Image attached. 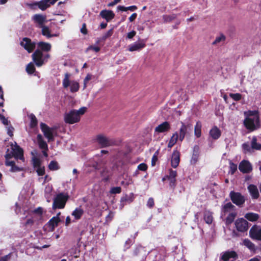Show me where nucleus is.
Instances as JSON below:
<instances>
[{"instance_id": "1", "label": "nucleus", "mask_w": 261, "mask_h": 261, "mask_svg": "<svg viewBox=\"0 0 261 261\" xmlns=\"http://www.w3.org/2000/svg\"><path fill=\"white\" fill-rule=\"evenodd\" d=\"M87 108L83 107L79 110H71L68 113L65 114L64 120L65 123L72 124L79 122L81 119V115H83L86 112Z\"/></svg>"}, {"instance_id": "2", "label": "nucleus", "mask_w": 261, "mask_h": 261, "mask_svg": "<svg viewBox=\"0 0 261 261\" xmlns=\"http://www.w3.org/2000/svg\"><path fill=\"white\" fill-rule=\"evenodd\" d=\"M69 196L67 193H60L58 194L54 199L52 208L56 209H62L65 206Z\"/></svg>"}, {"instance_id": "3", "label": "nucleus", "mask_w": 261, "mask_h": 261, "mask_svg": "<svg viewBox=\"0 0 261 261\" xmlns=\"http://www.w3.org/2000/svg\"><path fill=\"white\" fill-rule=\"evenodd\" d=\"M229 196L232 203L240 207L243 206L246 201L244 196L240 192L231 191Z\"/></svg>"}, {"instance_id": "4", "label": "nucleus", "mask_w": 261, "mask_h": 261, "mask_svg": "<svg viewBox=\"0 0 261 261\" xmlns=\"http://www.w3.org/2000/svg\"><path fill=\"white\" fill-rule=\"evenodd\" d=\"M244 123L247 129L253 131L260 126L259 116L253 118L247 117L244 120Z\"/></svg>"}, {"instance_id": "5", "label": "nucleus", "mask_w": 261, "mask_h": 261, "mask_svg": "<svg viewBox=\"0 0 261 261\" xmlns=\"http://www.w3.org/2000/svg\"><path fill=\"white\" fill-rule=\"evenodd\" d=\"M147 255L146 250L141 245L136 246L134 249L132 253L133 257L140 261H144L146 258Z\"/></svg>"}, {"instance_id": "6", "label": "nucleus", "mask_w": 261, "mask_h": 261, "mask_svg": "<svg viewBox=\"0 0 261 261\" xmlns=\"http://www.w3.org/2000/svg\"><path fill=\"white\" fill-rule=\"evenodd\" d=\"M96 140L101 148L107 147L116 144V141L113 139H110L103 135L96 136Z\"/></svg>"}, {"instance_id": "7", "label": "nucleus", "mask_w": 261, "mask_h": 261, "mask_svg": "<svg viewBox=\"0 0 261 261\" xmlns=\"http://www.w3.org/2000/svg\"><path fill=\"white\" fill-rule=\"evenodd\" d=\"M177 175L176 171L173 170L172 169L169 170V174L165 175L162 178V181H164L166 180L169 181V187L171 189L174 190L176 186V177Z\"/></svg>"}, {"instance_id": "8", "label": "nucleus", "mask_w": 261, "mask_h": 261, "mask_svg": "<svg viewBox=\"0 0 261 261\" xmlns=\"http://www.w3.org/2000/svg\"><path fill=\"white\" fill-rule=\"evenodd\" d=\"M32 164L38 176H43L45 174V167L41 166V161L37 157L33 156L31 159Z\"/></svg>"}, {"instance_id": "9", "label": "nucleus", "mask_w": 261, "mask_h": 261, "mask_svg": "<svg viewBox=\"0 0 261 261\" xmlns=\"http://www.w3.org/2000/svg\"><path fill=\"white\" fill-rule=\"evenodd\" d=\"M40 128L44 136L48 139V141L54 140L53 132L55 129L53 127L50 128L45 123L41 122L40 123Z\"/></svg>"}, {"instance_id": "10", "label": "nucleus", "mask_w": 261, "mask_h": 261, "mask_svg": "<svg viewBox=\"0 0 261 261\" xmlns=\"http://www.w3.org/2000/svg\"><path fill=\"white\" fill-rule=\"evenodd\" d=\"M20 44L29 53L33 52L36 47V43L28 37L23 38Z\"/></svg>"}, {"instance_id": "11", "label": "nucleus", "mask_w": 261, "mask_h": 261, "mask_svg": "<svg viewBox=\"0 0 261 261\" xmlns=\"http://www.w3.org/2000/svg\"><path fill=\"white\" fill-rule=\"evenodd\" d=\"M32 57L33 62L37 67H41L44 64L43 54L41 50L36 49L32 54Z\"/></svg>"}, {"instance_id": "12", "label": "nucleus", "mask_w": 261, "mask_h": 261, "mask_svg": "<svg viewBox=\"0 0 261 261\" xmlns=\"http://www.w3.org/2000/svg\"><path fill=\"white\" fill-rule=\"evenodd\" d=\"M234 224L237 230L240 232H245L249 228L248 222L242 218L237 219Z\"/></svg>"}, {"instance_id": "13", "label": "nucleus", "mask_w": 261, "mask_h": 261, "mask_svg": "<svg viewBox=\"0 0 261 261\" xmlns=\"http://www.w3.org/2000/svg\"><path fill=\"white\" fill-rule=\"evenodd\" d=\"M249 236L253 240L261 241V228L256 225H253L250 229Z\"/></svg>"}, {"instance_id": "14", "label": "nucleus", "mask_w": 261, "mask_h": 261, "mask_svg": "<svg viewBox=\"0 0 261 261\" xmlns=\"http://www.w3.org/2000/svg\"><path fill=\"white\" fill-rule=\"evenodd\" d=\"M239 169L243 173H249L252 170V167L248 161L243 160L239 165Z\"/></svg>"}, {"instance_id": "15", "label": "nucleus", "mask_w": 261, "mask_h": 261, "mask_svg": "<svg viewBox=\"0 0 261 261\" xmlns=\"http://www.w3.org/2000/svg\"><path fill=\"white\" fill-rule=\"evenodd\" d=\"M181 126L179 128V132L178 134L179 140L182 142L186 135L188 133V130L191 129V124H186L185 123L181 122Z\"/></svg>"}, {"instance_id": "16", "label": "nucleus", "mask_w": 261, "mask_h": 261, "mask_svg": "<svg viewBox=\"0 0 261 261\" xmlns=\"http://www.w3.org/2000/svg\"><path fill=\"white\" fill-rule=\"evenodd\" d=\"M171 129V125L168 121H164L156 126L155 129V132L158 133H163L169 132Z\"/></svg>"}, {"instance_id": "17", "label": "nucleus", "mask_w": 261, "mask_h": 261, "mask_svg": "<svg viewBox=\"0 0 261 261\" xmlns=\"http://www.w3.org/2000/svg\"><path fill=\"white\" fill-rule=\"evenodd\" d=\"M12 152L13 153L14 158L16 160H20L22 161H24V158L23 156V149L17 144L15 146V148H12Z\"/></svg>"}, {"instance_id": "18", "label": "nucleus", "mask_w": 261, "mask_h": 261, "mask_svg": "<svg viewBox=\"0 0 261 261\" xmlns=\"http://www.w3.org/2000/svg\"><path fill=\"white\" fill-rule=\"evenodd\" d=\"M200 155L199 147L197 145H195L193 147L192 156L190 161L191 164L195 165L199 160Z\"/></svg>"}, {"instance_id": "19", "label": "nucleus", "mask_w": 261, "mask_h": 261, "mask_svg": "<svg viewBox=\"0 0 261 261\" xmlns=\"http://www.w3.org/2000/svg\"><path fill=\"white\" fill-rule=\"evenodd\" d=\"M236 259L238 258V254L234 251H227L221 255L220 259L223 261H228L230 258Z\"/></svg>"}, {"instance_id": "20", "label": "nucleus", "mask_w": 261, "mask_h": 261, "mask_svg": "<svg viewBox=\"0 0 261 261\" xmlns=\"http://www.w3.org/2000/svg\"><path fill=\"white\" fill-rule=\"evenodd\" d=\"M180 162V152L177 150H174L172 153L171 158V166L173 168H176L179 164Z\"/></svg>"}, {"instance_id": "21", "label": "nucleus", "mask_w": 261, "mask_h": 261, "mask_svg": "<svg viewBox=\"0 0 261 261\" xmlns=\"http://www.w3.org/2000/svg\"><path fill=\"white\" fill-rule=\"evenodd\" d=\"M100 16L109 22L114 18L115 14L112 10H103L100 12Z\"/></svg>"}, {"instance_id": "22", "label": "nucleus", "mask_w": 261, "mask_h": 261, "mask_svg": "<svg viewBox=\"0 0 261 261\" xmlns=\"http://www.w3.org/2000/svg\"><path fill=\"white\" fill-rule=\"evenodd\" d=\"M248 191L253 199H257L259 196V193L257 187L253 184L249 185L248 186Z\"/></svg>"}, {"instance_id": "23", "label": "nucleus", "mask_w": 261, "mask_h": 261, "mask_svg": "<svg viewBox=\"0 0 261 261\" xmlns=\"http://www.w3.org/2000/svg\"><path fill=\"white\" fill-rule=\"evenodd\" d=\"M37 46L38 47V50H41V52H48L50 51L51 48V45L50 43L43 42L40 41L37 43Z\"/></svg>"}, {"instance_id": "24", "label": "nucleus", "mask_w": 261, "mask_h": 261, "mask_svg": "<svg viewBox=\"0 0 261 261\" xmlns=\"http://www.w3.org/2000/svg\"><path fill=\"white\" fill-rule=\"evenodd\" d=\"M146 46L145 43L143 41L139 43H135L129 46L128 50L130 51H139Z\"/></svg>"}, {"instance_id": "25", "label": "nucleus", "mask_w": 261, "mask_h": 261, "mask_svg": "<svg viewBox=\"0 0 261 261\" xmlns=\"http://www.w3.org/2000/svg\"><path fill=\"white\" fill-rule=\"evenodd\" d=\"M33 20L35 23L38 24L39 28H41L44 25V23L46 20V16L41 14H35L33 17Z\"/></svg>"}, {"instance_id": "26", "label": "nucleus", "mask_w": 261, "mask_h": 261, "mask_svg": "<svg viewBox=\"0 0 261 261\" xmlns=\"http://www.w3.org/2000/svg\"><path fill=\"white\" fill-rule=\"evenodd\" d=\"M210 135L214 140H217L220 137L221 132L217 126H214L210 130Z\"/></svg>"}, {"instance_id": "27", "label": "nucleus", "mask_w": 261, "mask_h": 261, "mask_svg": "<svg viewBox=\"0 0 261 261\" xmlns=\"http://www.w3.org/2000/svg\"><path fill=\"white\" fill-rule=\"evenodd\" d=\"M235 206L233 205L230 202H227L222 207L221 212L222 215H226L230 211L234 210Z\"/></svg>"}, {"instance_id": "28", "label": "nucleus", "mask_w": 261, "mask_h": 261, "mask_svg": "<svg viewBox=\"0 0 261 261\" xmlns=\"http://www.w3.org/2000/svg\"><path fill=\"white\" fill-rule=\"evenodd\" d=\"M61 213L59 212L56 216L53 217L48 221V223L50 227L54 228L55 227L58 226L59 223L60 222V219L59 216Z\"/></svg>"}, {"instance_id": "29", "label": "nucleus", "mask_w": 261, "mask_h": 261, "mask_svg": "<svg viewBox=\"0 0 261 261\" xmlns=\"http://www.w3.org/2000/svg\"><path fill=\"white\" fill-rule=\"evenodd\" d=\"M40 28L42 29L41 33L43 36H45L47 38H50L52 37L57 36L56 34H51L49 28L45 25L42 26Z\"/></svg>"}, {"instance_id": "30", "label": "nucleus", "mask_w": 261, "mask_h": 261, "mask_svg": "<svg viewBox=\"0 0 261 261\" xmlns=\"http://www.w3.org/2000/svg\"><path fill=\"white\" fill-rule=\"evenodd\" d=\"M204 220L206 223L211 224L213 221V213L210 211H205L204 213Z\"/></svg>"}, {"instance_id": "31", "label": "nucleus", "mask_w": 261, "mask_h": 261, "mask_svg": "<svg viewBox=\"0 0 261 261\" xmlns=\"http://www.w3.org/2000/svg\"><path fill=\"white\" fill-rule=\"evenodd\" d=\"M178 139H179L178 134L176 132L171 136L168 144V147L172 148L176 143Z\"/></svg>"}, {"instance_id": "32", "label": "nucleus", "mask_w": 261, "mask_h": 261, "mask_svg": "<svg viewBox=\"0 0 261 261\" xmlns=\"http://www.w3.org/2000/svg\"><path fill=\"white\" fill-rule=\"evenodd\" d=\"M83 214V210L80 207L76 208L71 214L72 216L74 217L76 220L80 219Z\"/></svg>"}, {"instance_id": "33", "label": "nucleus", "mask_w": 261, "mask_h": 261, "mask_svg": "<svg viewBox=\"0 0 261 261\" xmlns=\"http://www.w3.org/2000/svg\"><path fill=\"white\" fill-rule=\"evenodd\" d=\"M237 214L236 212L230 213L225 219V224L226 225H229L232 223L237 216Z\"/></svg>"}, {"instance_id": "34", "label": "nucleus", "mask_w": 261, "mask_h": 261, "mask_svg": "<svg viewBox=\"0 0 261 261\" xmlns=\"http://www.w3.org/2000/svg\"><path fill=\"white\" fill-rule=\"evenodd\" d=\"M245 218L250 221L254 222L258 219L259 215L256 213H248L245 214Z\"/></svg>"}, {"instance_id": "35", "label": "nucleus", "mask_w": 261, "mask_h": 261, "mask_svg": "<svg viewBox=\"0 0 261 261\" xmlns=\"http://www.w3.org/2000/svg\"><path fill=\"white\" fill-rule=\"evenodd\" d=\"M113 33L114 29L112 28L104 34L101 37L98 38L96 44H98L101 41H105L107 38L111 37L113 34Z\"/></svg>"}, {"instance_id": "36", "label": "nucleus", "mask_w": 261, "mask_h": 261, "mask_svg": "<svg viewBox=\"0 0 261 261\" xmlns=\"http://www.w3.org/2000/svg\"><path fill=\"white\" fill-rule=\"evenodd\" d=\"M134 197L133 194L132 195H125L124 196L121 198V203L123 205L126 204L127 203H130L134 200Z\"/></svg>"}, {"instance_id": "37", "label": "nucleus", "mask_w": 261, "mask_h": 261, "mask_svg": "<svg viewBox=\"0 0 261 261\" xmlns=\"http://www.w3.org/2000/svg\"><path fill=\"white\" fill-rule=\"evenodd\" d=\"M201 123L200 121L196 122L194 127V134L197 138H200L201 136Z\"/></svg>"}, {"instance_id": "38", "label": "nucleus", "mask_w": 261, "mask_h": 261, "mask_svg": "<svg viewBox=\"0 0 261 261\" xmlns=\"http://www.w3.org/2000/svg\"><path fill=\"white\" fill-rule=\"evenodd\" d=\"M37 137L38 138V145H39L40 148L43 149V150H48L47 144L45 141H44L42 139L41 135H38L37 136Z\"/></svg>"}, {"instance_id": "39", "label": "nucleus", "mask_w": 261, "mask_h": 261, "mask_svg": "<svg viewBox=\"0 0 261 261\" xmlns=\"http://www.w3.org/2000/svg\"><path fill=\"white\" fill-rule=\"evenodd\" d=\"M243 244L251 251H254L255 249V245L248 239H245L243 241Z\"/></svg>"}, {"instance_id": "40", "label": "nucleus", "mask_w": 261, "mask_h": 261, "mask_svg": "<svg viewBox=\"0 0 261 261\" xmlns=\"http://www.w3.org/2000/svg\"><path fill=\"white\" fill-rule=\"evenodd\" d=\"M177 17V14H173L172 15H164L163 19L164 22H169L172 21Z\"/></svg>"}, {"instance_id": "41", "label": "nucleus", "mask_w": 261, "mask_h": 261, "mask_svg": "<svg viewBox=\"0 0 261 261\" xmlns=\"http://www.w3.org/2000/svg\"><path fill=\"white\" fill-rule=\"evenodd\" d=\"M26 71L29 74H32L36 71V68L32 62H30L27 65Z\"/></svg>"}, {"instance_id": "42", "label": "nucleus", "mask_w": 261, "mask_h": 261, "mask_svg": "<svg viewBox=\"0 0 261 261\" xmlns=\"http://www.w3.org/2000/svg\"><path fill=\"white\" fill-rule=\"evenodd\" d=\"M48 167L51 171L57 170L60 168L58 162L56 161H51L49 163Z\"/></svg>"}, {"instance_id": "43", "label": "nucleus", "mask_w": 261, "mask_h": 261, "mask_svg": "<svg viewBox=\"0 0 261 261\" xmlns=\"http://www.w3.org/2000/svg\"><path fill=\"white\" fill-rule=\"evenodd\" d=\"M29 117L31 119L30 127L33 128L37 126L38 124V120L35 115L33 114H31Z\"/></svg>"}, {"instance_id": "44", "label": "nucleus", "mask_w": 261, "mask_h": 261, "mask_svg": "<svg viewBox=\"0 0 261 261\" xmlns=\"http://www.w3.org/2000/svg\"><path fill=\"white\" fill-rule=\"evenodd\" d=\"M251 148L256 150L261 149V144L257 143V139L255 137H253L251 141Z\"/></svg>"}, {"instance_id": "45", "label": "nucleus", "mask_w": 261, "mask_h": 261, "mask_svg": "<svg viewBox=\"0 0 261 261\" xmlns=\"http://www.w3.org/2000/svg\"><path fill=\"white\" fill-rule=\"evenodd\" d=\"M39 8L42 11L45 10L47 8L50 7V4L46 3L44 1H41L37 3Z\"/></svg>"}, {"instance_id": "46", "label": "nucleus", "mask_w": 261, "mask_h": 261, "mask_svg": "<svg viewBox=\"0 0 261 261\" xmlns=\"http://www.w3.org/2000/svg\"><path fill=\"white\" fill-rule=\"evenodd\" d=\"M70 74L68 73L65 74L64 79L63 80V86L65 88H67L70 85L69 77Z\"/></svg>"}, {"instance_id": "47", "label": "nucleus", "mask_w": 261, "mask_h": 261, "mask_svg": "<svg viewBox=\"0 0 261 261\" xmlns=\"http://www.w3.org/2000/svg\"><path fill=\"white\" fill-rule=\"evenodd\" d=\"M226 40V37L223 34H221L219 36H218L216 38L215 41L213 42V45H216L217 44L221 42H224Z\"/></svg>"}, {"instance_id": "48", "label": "nucleus", "mask_w": 261, "mask_h": 261, "mask_svg": "<svg viewBox=\"0 0 261 261\" xmlns=\"http://www.w3.org/2000/svg\"><path fill=\"white\" fill-rule=\"evenodd\" d=\"M80 85L78 82H73L70 86V91L71 92H76L79 91Z\"/></svg>"}, {"instance_id": "49", "label": "nucleus", "mask_w": 261, "mask_h": 261, "mask_svg": "<svg viewBox=\"0 0 261 261\" xmlns=\"http://www.w3.org/2000/svg\"><path fill=\"white\" fill-rule=\"evenodd\" d=\"M237 170V165L233 163L231 161L229 162V173L231 175L234 174Z\"/></svg>"}, {"instance_id": "50", "label": "nucleus", "mask_w": 261, "mask_h": 261, "mask_svg": "<svg viewBox=\"0 0 261 261\" xmlns=\"http://www.w3.org/2000/svg\"><path fill=\"white\" fill-rule=\"evenodd\" d=\"M229 96L235 101H239L242 98V95L240 93H230Z\"/></svg>"}, {"instance_id": "51", "label": "nucleus", "mask_w": 261, "mask_h": 261, "mask_svg": "<svg viewBox=\"0 0 261 261\" xmlns=\"http://www.w3.org/2000/svg\"><path fill=\"white\" fill-rule=\"evenodd\" d=\"M159 154V150H156L154 153L153 154L152 159H151V165L152 166H154L155 165L156 162L158 160V156Z\"/></svg>"}, {"instance_id": "52", "label": "nucleus", "mask_w": 261, "mask_h": 261, "mask_svg": "<svg viewBox=\"0 0 261 261\" xmlns=\"http://www.w3.org/2000/svg\"><path fill=\"white\" fill-rule=\"evenodd\" d=\"M121 192V188L120 187H115L111 188L110 193L112 194H119Z\"/></svg>"}, {"instance_id": "53", "label": "nucleus", "mask_w": 261, "mask_h": 261, "mask_svg": "<svg viewBox=\"0 0 261 261\" xmlns=\"http://www.w3.org/2000/svg\"><path fill=\"white\" fill-rule=\"evenodd\" d=\"M23 170V168L22 167H20L16 165H15L14 166H13L12 168H10V171L11 172H17L19 171H21Z\"/></svg>"}, {"instance_id": "54", "label": "nucleus", "mask_w": 261, "mask_h": 261, "mask_svg": "<svg viewBox=\"0 0 261 261\" xmlns=\"http://www.w3.org/2000/svg\"><path fill=\"white\" fill-rule=\"evenodd\" d=\"M92 79V75L90 74H87L84 80V86L83 89H85L87 87L88 82Z\"/></svg>"}, {"instance_id": "55", "label": "nucleus", "mask_w": 261, "mask_h": 261, "mask_svg": "<svg viewBox=\"0 0 261 261\" xmlns=\"http://www.w3.org/2000/svg\"><path fill=\"white\" fill-rule=\"evenodd\" d=\"M5 157L6 161H9V160L11 159L12 157H14L12 151L9 152V149H8L6 151Z\"/></svg>"}, {"instance_id": "56", "label": "nucleus", "mask_w": 261, "mask_h": 261, "mask_svg": "<svg viewBox=\"0 0 261 261\" xmlns=\"http://www.w3.org/2000/svg\"><path fill=\"white\" fill-rule=\"evenodd\" d=\"M154 202L153 198H151V197L149 198L147 202V206L149 208H152L154 206Z\"/></svg>"}, {"instance_id": "57", "label": "nucleus", "mask_w": 261, "mask_h": 261, "mask_svg": "<svg viewBox=\"0 0 261 261\" xmlns=\"http://www.w3.org/2000/svg\"><path fill=\"white\" fill-rule=\"evenodd\" d=\"M138 169L140 171H145L147 169V165L145 163H141L138 166Z\"/></svg>"}, {"instance_id": "58", "label": "nucleus", "mask_w": 261, "mask_h": 261, "mask_svg": "<svg viewBox=\"0 0 261 261\" xmlns=\"http://www.w3.org/2000/svg\"><path fill=\"white\" fill-rule=\"evenodd\" d=\"M14 128L12 126L10 125L7 127V134L11 137L13 136V132Z\"/></svg>"}, {"instance_id": "59", "label": "nucleus", "mask_w": 261, "mask_h": 261, "mask_svg": "<svg viewBox=\"0 0 261 261\" xmlns=\"http://www.w3.org/2000/svg\"><path fill=\"white\" fill-rule=\"evenodd\" d=\"M12 255V253H10L7 255L0 257V261H9Z\"/></svg>"}, {"instance_id": "60", "label": "nucleus", "mask_w": 261, "mask_h": 261, "mask_svg": "<svg viewBox=\"0 0 261 261\" xmlns=\"http://www.w3.org/2000/svg\"><path fill=\"white\" fill-rule=\"evenodd\" d=\"M242 148L244 150L246 151L247 152H250L251 151V147L249 146V144L247 143H244L242 145Z\"/></svg>"}, {"instance_id": "61", "label": "nucleus", "mask_w": 261, "mask_h": 261, "mask_svg": "<svg viewBox=\"0 0 261 261\" xmlns=\"http://www.w3.org/2000/svg\"><path fill=\"white\" fill-rule=\"evenodd\" d=\"M248 113V115L249 117L253 116V117H255L257 116H259L258 111H249Z\"/></svg>"}, {"instance_id": "62", "label": "nucleus", "mask_w": 261, "mask_h": 261, "mask_svg": "<svg viewBox=\"0 0 261 261\" xmlns=\"http://www.w3.org/2000/svg\"><path fill=\"white\" fill-rule=\"evenodd\" d=\"M81 32L84 34V35H86L88 33V31H87V29L86 28V24L85 23H84L82 25V28L81 29Z\"/></svg>"}, {"instance_id": "63", "label": "nucleus", "mask_w": 261, "mask_h": 261, "mask_svg": "<svg viewBox=\"0 0 261 261\" xmlns=\"http://www.w3.org/2000/svg\"><path fill=\"white\" fill-rule=\"evenodd\" d=\"M88 49H91L95 52H98L100 50V48L98 46L90 45L88 47Z\"/></svg>"}, {"instance_id": "64", "label": "nucleus", "mask_w": 261, "mask_h": 261, "mask_svg": "<svg viewBox=\"0 0 261 261\" xmlns=\"http://www.w3.org/2000/svg\"><path fill=\"white\" fill-rule=\"evenodd\" d=\"M136 35V32L135 31H132L127 34V38L128 39H132Z\"/></svg>"}]
</instances>
